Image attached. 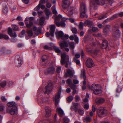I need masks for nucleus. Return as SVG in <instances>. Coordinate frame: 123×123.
<instances>
[{"instance_id":"1","label":"nucleus","mask_w":123,"mask_h":123,"mask_svg":"<svg viewBox=\"0 0 123 123\" xmlns=\"http://www.w3.org/2000/svg\"><path fill=\"white\" fill-rule=\"evenodd\" d=\"M88 87L90 89L93 90V93L95 95H100L102 93L101 86L100 85L94 84L91 86L89 85Z\"/></svg>"},{"instance_id":"2","label":"nucleus","mask_w":123,"mask_h":123,"mask_svg":"<svg viewBox=\"0 0 123 123\" xmlns=\"http://www.w3.org/2000/svg\"><path fill=\"white\" fill-rule=\"evenodd\" d=\"M61 60L60 61L62 64L63 65L66 64L65 66L67 67L69 63V56L65 53H62L61 55Z\"/></svg>"},{"instance_id":"3","label":"nucleus","mask_w":123,"mask_h":123,"mask_svg":"<svg viewBox=\"0 0 123 123\" xmlns=\"http://www.w3.org/2000/svg\"><path fill=\"white\" fill-rule=\"evenodd\" d=\"M105 3V0H92L91 1L90 6L93 9H96L97 8V5H103Z\"/></svg>"},{"instance_id":"4","label":"nucleus","mask_w":123,"mask_h":123,"mask_svg":"<svg viewBox=\"0 0 123 123\" xmlns=\"http://www.w3.org/2000/svg\"><path fill=\"white\" fill-rule=\"evenodd\" d=\"M86 5L85 3L83 2L80 3V17L81 18L87 17L86 12Z\"/></svg>"},{"instance_id":"5","label":"nucleus","mask_w":123,"mask_h":123,"mask_svg":"<svg viewBox=\"0 0 123 123\" xmlns=\"http://www.w3.org/2000/svg\"><path fill=\"white\" fill-rule=\"evenodd\" d=\"M97 112L99 117H102L105 115L107 112V110L104 107H101L97 110Z\"/></svg>"},{"instance_id":"6","label":"nucleus","mask_w":123,"mask_h":123,"mask_svg":"<svg viewBox=\"0 0 123 123\" xmlns=\"http://www.w3.org/2000/svg\"><path fill=\"white\" fill-rule=\"evenodd\" d=\"M7 112L11 115H16L18 113V110L17 107H14L11 108H8Z\"/></svg>"},{"instance_id":"7","label":"nucleus","mask_w":123,"mask_h":123,"mask_svg":"<svg viewBox=\"0 0 123 123\" xmlns=\"http://www.w3.org/2000/svg\"><path fill=\"white\" fill-rule=\"evenodd\" d=\"M59 45L62 49L64 48L65 50L67 52H68L69 50V49L67 47L68 44L67 43L63 41L59 43Z\"/></svg>"},{"instance_id":"8","label":"nucleus","mask_w":123,"mask_h":123,"mask_svg":"<svg viewBox=\"0 0 123 123\" xmlns=\"http://www.w3.org/2000/svg\"><path fill=\"white\" fill-rule=\"evenodd\" d=\"M53 83L52 82L49 83L45 87V93L49 94L52 92L53 89Z\"/></svg>"},{"instance_id":"9","label":"nucleus","mask_w":123,"mask_h":123,"mask_svg":"<svg viewBox=\"0 0 123 123\" xmlns=\"http://www.w3.org/2000/svg\"><path fill=\"white\" fill-rule=\"evenodd\" d=\"M76 12V9L73 7H69L67 11V15L69 17L71 16L73 13Z\"/></svg>"},{"instance_id":"10","label":"nucleus","mask_w":123,"mask_h":123,"mask_svg":"<svg viewBox=\"0 0 123 123\" xmlns=\"http://www.w3.org/2000/svg\"><path fill=\"white\" fill-rule=\"evenodd\" d=\"M55 70V68L54 67H50L46 70L45 73L46 74H52L54 73Z\"/></svg>"},{"instance_id":"11","label":"nucleus","mask_w":123,"mask_h":123,"mask_svg":"<svg viewBox=\"0 0 123 123\" xmlns=\"http://www.w3.org/2000/svg\"><path fill=\"white\" fill-rule=\"evenodd\" d=\"M120 34L118 29L115 28L113 31V37L115 39L120 37Z\"/></svg>"},{"instance_id":"12","label":"nucleus","mask_w":123,"mask_h":123,"mask_svg":"<svg viewBox=\"0 0 123 123\" xmlns=\"http://www.w3.org/2000/svg\"><path fill=\"white\" fill-rule=\"evenodd\" d=\"M62 89H59L58 91L57 95L55 96L54 99L55 101V105L57 106L59 101V99L60 96V94L61 92Z\"/></svg>"},{"instance_id":"13","label":"nucleus","mask_w":123,"mask_h":123,"mask_svg":"<svg viewBox=\"0 0 123 123\" xmlns=\"http://www.w3.org/2000/svg\"><path fill=\"white\" fill-rule=\"evenodd\" d=\"M105 102V99L102 98H96L95 100V102L98 105H102Z\"/></svg>"},{"instance_id":"14","label":"nucleus","mask_w":123,"mask_h":123,"mask_svg":"<svg viewBox=\"0 0 123 123\" xmlns=\"http://www.w3.org/2000/svg\"><path fill=\"white\" fill-rule=\"evenodd\" d=\"M86 66L88 68L93 67L94 65L93 61L90 58H88L86 62Z\"/></svg>"},{"instance_id":"15","label":"nucleus","mask_w":123,"mask_h":123,"mask_svg":"<svg viewBox=\"0 0 123 123\" xmlns=\"http://www.w3.org/2000/svg\"><path fill=\"white\" fill-rule=\"evenodd\" d=\"M74 73V71L70 69H68L66 72L65 76L67 77L69 76L72 77L73 76V74Z\"/></svg>"},{"instance_id":"16","label":"nucleus","mask_w":123,"mask_h":123,"mask_svg":"<svg viewBox=\"0 0 123 123\" xmlns=\"http://www.w3.org/2000/svg\"><path fill=\"white\" fill-rule=\"evenodd\" d=\"M17 62L16 66L18 67L21 66L22 64V59L19 55H17Z\"/></svg>"},{"instance_id":"17","label":"nucleus","mask_w":123,"mask_h":123,"mask_svg":"<svg viewBox=\"0 0 123 123\" xmlns=\"http://www.w3.org/2000/svg\"><path fill=\"white\" fill-rule=\"evenodd\" d=\"M88 25L89 27H91L93 25V23L90 20H88L84 22V26H86Z\"/></svg>"},{"instance_id":"18","label":"nucleus","mask_w":123,"mask_h":123,"mask_svg":"<svg viewBox=\"0 0 123 123\" xmlns=\"http://www.w3.org/2000/svg\"><path fill=\"white\" fill-rule=\"evenodd\" d=\"M34 18L32 17H30L29 18V23L28 24V23L27 22H25V23L26 24V26L28 27H31L33 24L32 20L34 19Z\"/></svg>"},{"instance_id":"19","label":"nucleus","mask_w":123,"mask_h":123,"mask_svg":"<svg viewBox=\"0 0 123 123\" xmlns=\"http://www.w3.org/2000/svg\"><path fill=\"white\" fill-rule=\"evenodd\" d=\"M83 77V79L84 80L83 81V83L84 85H85L86 84V78L85 76V69H83L82 71L81 72V74L80 75V77Z\"/></svg>"},{"instance_id":"20","label":"nucleus","mask_w":123,"mask_h":123,"mask_svg":"<svg viewBox=\"0 0 123 123\" xmlns=\"http://www.w3.org/2000/svg\"><path fill=\"white\" fill-rule=\"evenodd\" d=\"M62 7L64 8H66L70 3L69 0H63V1Z\"/></svg>"},{"instance_id":"21","label":"nucleus","mask_w":123,"mask_h":123,"mask_svg":"<svg viewBox=\"0 0 123 123\" xmlns=\"http://www.w3.org/2000/svg\"><path fill=\"white\" fill-rule=\"evenodd\" d=\"M55 26L54 25H51L50 28V35L52 36H53L54 33L55 32Z\"/></svg>"},{"instance_id":"22","label":"nucleus","mask_w":123,"mask_h":123,"mask_svg":"<svg viewBox=\"0 0 123 123\" xmlns=\"http://www.w3.org/2000/svg\"><path fill=\"white\" fill-rule=\"evenodd\" d=\"M111 26L108 25H106L104 29V34L106 35L108 32L110 31Z\"/></svg>"},{"instance_id":"23","label":"nucleus","mask_w":123,"mask_h":123,"mask_svg":"<svg viewBox=\"0 0 123 123\" xmlns=\"http://www.w3.org/2000/svg\"><path fill=\"white\" fill-rule=\"evenodd\" d=\"M57 37L58 38H61L62 39H63V35L64 34L63 32L60 31L58 32L55 33Z\"/></svg>"},{"instance_id":"24","label":"nucleus","mask_w":123,"mask_h":123,"mask_svg":"<svg viewBox=\"0 0 123 123\" xmlns=\"http://www.w3.org/2000/svg\"><path fill=\"white\" fill-rule=\"evenodd\" d=\"M52 18L55 19V22L56 24V22H58L60 19L62 18V15L59 14L58 16H53Z\"/></svg>"},{"instance_id":"25","label":"nucleus","mask_w":123,"mask_h":123,"mask_svg":"<svg viewBox=\"0 0 123 123\" xmlns=\"http://www.w3.org/2000/svg\"><path fill=\"white\" fill-rule=\"evenodd\" d=\"M108 45L107 41L106 40L103 41L101 46L102 49H105L107 48Z\"/></svg>"},{"instance_id":"26","label":"nucleus","mask_w":123,"mask_h":123,"mask_svg":"<svg viewBox=\"0 0 123 123\" xmlns=\"http://www.w3.org/2000/svg\"><path fill=\"white\" fill-rule=\"evenodd\" d=\"M45 110L46 112L45 117H49L50 115V108L46 107L45 108Z\"/></svg>"},{"instance_id":"27","label":"nucleus","mask_w":123,"mask_h":123,"mask_svg":"<svg viewBox=\"0 0 123 123\" xmlns=\"http://www.w3.org/2000/svg\"><path fill=\"white\" fill-rule=\"evenodd\" d=\"M56 24L57 27H59L61 26L62 27H65L66 26V24L64 22L61 21L60 22H57L56 23Z\"/></svg>"},{"instance_id":"28","label":"nucleus","mask_w":123,"mask_h":123,"mask_svg":"<svg viewBox=\"0 0 123 123\" xmlns=\"http://www.w3.org/2000/svg\"><path fill=\"white\" fill-rule=\"evenodd\" d=\"M57 112L59 113V116L60 117L64 115V111L61 108H58L57 109Z\"/></svg>"},{"instance_id":"29","label":"nucleus","mask_w":123,"mask_h":123,"mask_svg":"<svg viewBox=\"0 0 123 123\" xmlns=\"http://www.w3.org/2000/svg\"><path fill=\"white\" fill-rule=\"evenodd\" d=\"M17 104L14 102H11L8 103L7 104V106L9 107H16Z\"/></svg>"},{"instance_id":"30","label":"nucleus","mask_w":123,"mask_h":123,"mask_svg":"<svg viewBox=\"0 0 123 123\" xmlns=\"http://www.w3.org/2000/svg\"><path fill=\"white\" fill-rule=\"evenodd\" d=\"M69 45L71 49L72 50L73 53H74L73 49L75 47V44L73 42L70 43H69Z\"/></svg>"},{"instance_id":"31","label":"nucleus","mask_w":123,"mask_h":123,"mask_svg":"<svg viewBox=\"0 0 123 123\" xmlns=\"http://www.w3.org/2000/svg\"><path fill=\"white\" fill-rule=\"evenodd\" d=\"M48 58V56L46 55H43L42 57V60L43 62L44 63L45 62H47V59Z\"/></svg>"},{"instance_id":"32","label":"nucleus","mask_w":123,"mask_h":123,"mask_svg":"<svg viewBox=\"0 0 123 123\" xmlns=\"http://www.w3.org/2000/svg\"><path fill=\"white\" fill-rule=\"evenodd\" d=\"M3 12L5 14H7L8 12L7 7L6 5H3Z\"/></svg>"},{"instance_id":"33","label":"nucleus","mask_w":123,"mask_h":123,"mask_svg":"<svg viewBox=\"0 0 123 123\" xmlns=\"http://www.w3.org/2000/svg\"><path fill=\"white\" fill-rule=\"evenodd\" d=\"M45 19V18L43 17H42L39 18V22L40 25H42L43 24Z\"/></svg>"},{"instance_id":"34","label":"nucleus","mask_w":123,"mask_h":123,"mask_svg":"<svg viewBox=\"0 0 123 123\" xmlns=\"http://www.w3.org/2000/svg\"><path fill=\"white\" fill-rule=\"evenodd\" d=\"M54 49L55 52L56 53H60L61 51L59 48L58 47L54 46Z\"/></svg>"},{"instance_id":"35","label":"nucleus","mask_w":123,"mask_h":123,"mask_svg":"<svg viewBox=\"0 0 123 123\" xmlns=\"http://www.w3.org/2000/svg\"><path fill=\"white\" fill-rule=\"evenodd\" d=\"M6 83V81H3L0 83V86L2 88H4L5 86Z\"/></svg>"},{"instance_id":"36","label":"nucleus","mask_w":123,"mask_h":123,"mask_svg":"<svg viewBox=\"0 0 123 123\" xmlns=\"http://www.w3.org/2000/svg\"><path fill=\"white\" fill-rule=\"evenodd\" d=\"M45 13L47 16L49 15L51 13V12L49 10L46 8H45Z\"/></svg>"},{"instance_id":"37","label":"nucleus","mask_w":123,"mask_h":123,"mask_svg":"<svg viewBox=\"0 0 123 123\" xmlns=\"http://www.w3.org/2000/svg\"><path fill=\"white\" fill-rule=\"evenodd\" d=\"M83 25H84V23H83L82 22H80L79 26V27L80 30H82L83 28Z\"/></svg>"},{"instance_id":"38","label":"nucleus","mask_w":123,"mask_h":123,"mask_svg":"<svg viewBox=\"0 0 123 123\" xmlns=\"http://www.w3.org/2000/svg\"><path fill=\"white\" fill-rule=\"evenodd\" d=\"M92 120L91 118L89 117H87L86 118H85L84 119V122H90Z\"/></svg>"},{"instance_id":"39","label":"nucleus","mask_w":123,"mask_h":123,"mask_svg":"<svg viewBox=\"0 0 123 123\" xmlns=\"http://www.w3.org/2000/svg\"><path fill=\"white\" fill-rule=\"evenodd\" d=\"M118 16L117 14H115L114 15L112 16V17H111L110 18H109V20L110 21L112 20L115 18H117Z\"/></svg>"},{"instance_id":"40","label":"nucleus","mask_w":123,"mask_h":123,"mask_svg":"<svg viewBox=\"0 0 123 123\" xmlns=\"http://www.w3.org/2000/svg\"><path fill=\"white\" fill-rule=\"evenodd\" d=\"M73 97L72 96H70L67 98V100L68 102H71L73 99Z\"/></svg>"},{"instance_id":"41","label":"nucleus","mask_w":123,"mask_h":123,"mask_svg":"<svg viewBox=\"0 0 123 123\" xmlns=\"http://www.w3.org/2000/svg\"><path fill=\"white\" fill-rule=\"evenodd\" d=\"M34 33L36 35H39L41 33V30L40 29V28H38V29L34 32Z\"/></svg>"},{"instance_id":"42","label":"nucleus","mask_w":123,"mask_h":123,"mask_svg":"<svg viewBox=\"0 0 123 123\" xmlns=\"http://www.w3.org/2000/svg\"><path fill=\"white\" fill-rule=\"evenodd\" d=\"M27 33L29 36H31L33 35V32L32 30H28L27 31Z\"/></svg>"},{"instance_id":"43","label":"nucleus","mask_w":123,"mask_h":123,"mask_svg":"<svg viewBox=\"0 0 123 123\" xmlns=\"http://www.w3.org/2000/svg\"><path fill=\"white\" fill-rule=\"evenodd\" d=\"M78 112L79 114L82 115L84 113V111L82 109H79L78 110Z\"/></svg>"},{"instance_id":"44","label":"nucleus","mask_w":123,"mask_h":123,"mask_svg":"<svg viewBox=\"0 0 123 123\" xmlns=\"http://www.w3.org/2000/svg\"><path fill=\"white\" fill-rule=\"evenodd\" d=\"M74 40L75 42V43H77L79 42V38L77 37V35H74Z\"/></svg>"},{"instance_id":"45","label":"nucleus","mask_w":123,"mask_h":123,"mask_svg":"<svg viewBox=\"0 0 123 123\" xmlns=\"http://www.w3.org/2000/svg\"><path fill=\"white\" fill-rule=\"evenodd\" d=\"M74 61L77 64L79 65L80 64V62L79 60H77L75 58H74Z\"/></svg>"},{"instance_id":"46","label":"nucleus","mask_w":123,"mask_h":123,"mask_svg":"<svg viewBox=\"0 0 123 123\" xmlns=\"http://www.w3.org/2000/svg\"><path fill=\"white\" fill-rule=\"evenodd\" d=\"M89 41H91V42L92 43V45H94L96 44V42H95V40L94 41L95 42H94V40H93V38L92 37H90V38L89 39Z\"/></svg>"},{"instance_id":"47","label":"nucleus","mask_w":123,"mask_h":123,"mask_svg":"<svg viewBox=\"0 0 123 123\" xmlns=\"http://www.w3.org/2000/svg\"><path fill=\"white\" fill-rule=\"evenodd\" d=\"M92 45H91V44H90L89 45H88L87 46H86V50L87 51H91V50H90L88 49L89 48H92Z\"/></svg>"},{"instance_id":"48","label":"nucleus","mask_w":123,"mask_h":123,"mask_svg":"<svg viewBox=\"0 0 123 123\" xmlns=\"http://www.w3.org/2000/svg\"><path fill=\"white\" fill-rule=\"evenodd\" d=\"M12 27L14 30L16 31L18 30V26L14 25H12Z\"/></svg>"},{"instance_id":"49","label":"nucleus","mask_w":123,"mask_h":123,"mask_svg":"<svg viewBox=\"0 0 123 123\" xmlns=\"http://www.w3.org/2000/svg\"><path fill=\"white\" fill-rule=\"evenodd\" d=\"M38 101L40 103H42L43 102H45L47 101V100L45 98H39Z\"/></svg>"},{"instance_id":"50","label":"nucleus","mask_w":123,"mask_h":123,"mask_svg":"<svg viewBox=\"0 0 123 123\" xmlns=\"http://www.w3.org/2000/svg\"><path fill=\"white\" fill-rule=\"evenodd\" d=\"M98 28L97 27H93L92 29V30L93 32H97L98 31Z\"/></svg>"},{"instance_id":"51","label":"nucleus","mask_w":123,"mask_h":123,"mask_svg":"<svg viewBox=\"0 0 123 123\" xmlns=\"http://www.w3.org/2000/svg\"><path fill=\"white\" fill-rule=\"evenodd\" d=\"M61 67L60 66L57 67L56 69V71L57 73H59L61 71Z\"/></svg>"},{"instance_id":"52","label":"nucleus","mask_w":123,"mask_h":123,"mask_svg":"<svg viewBox=\"0 0 123 123\" xmlns=\"http://www.w3.org/2000/svg\"><path fill=\"white\" fill-rule=\"evenodd\" d=\"M8 34L9 35H11L13 33L12 30L11 28H9L8 31Z\"/></svg>"},{"instance_id":"53","label":"nucleus","mask_w":123,"mask_h":123,"mask_svg":"<svg viewBox=\"0 0 123 123\" xmlns=\"http://www.w3.org/2000/svg\"><path fill=\"white\" fill-rule=\"evenodd\" d=\"M122 89L121 88L119 87H118L116 90V92L117 93H120Z\"/></svg>"},{"instance_id":"54","label":"nucleus","mask_w":123,"mask_h":123,"mask_svg":"<svg viewBox=\"0 0 123 123\" xmlns=\"http://www.w3.org/2000/svg\"><path fill=\"white\" fill-rule=\"evenodd\" d=\"M13 83L12 81H10L8 83V86L9 87L12 86H13Z\"/></svg>"},{"instance_id":"55","label":"nucleus","mask_w":123,"mask_h":123,"mask_svg":"<svg viewBox=\"0 0 123 123\" xmlns=\"http://www.w3.org/2000/svg\"><path fill=\"white\" fill-rule=\"evenodd\" d=\"M72 82V81L71 79H68L66 81V83L69 85H70Z\"/></svg>"},{"instance_id":"56","label":"nucleus","mask_w":123,"mask_h":123,"mask_svg":"<svg viewBox=\"0 0 123 123\" xmlns=\"http://www.w3.org/2000/svg\"><path fill=\"white\" fill-rule=\"evenodd\" d=\"M72 31L74 33H76L77 32V30L75 28H73L72 29Z\"/></svg>"},{"instance_id":"57","label":"nucleus","mask_w":123,"mask_h":123,"mask_svg":"<svg viewBox=\"0 0 123 123\" xmlns=\"http://www.w3.org/2000/svg\"><path fill=\"white\" fill-rule=\"evenodd\" d=\"M40 3H39V4L35 8V10L36 11H38L40 9Z\"/></svg>"},{"instance_id":"58","label":"nucleus","mask_w":123,"mask_h":123,"mask_svg":"<svg viewBox=\"0 0 123 123\" xmlns=\"http://www.w3.org/2000/svg\"><path fill=\"white\" fill-rule=\"evenodd\" d=\"M73 82L75 84H77L79 83V81L77 79H74L73 80Z\"/></svg>"},{"instance_id":"59","label":"nucleus","mask_w":123,"mask_h":123,"mask_svg":"<svg viewBox=\"0 0 123 123\" xmlns=\"http://www.w3.org/2000/svg\"><path fill=\"white\" fill-rule=\"evenodd\" d=\"M71 88L73 89H75L77 88L76 86L74 84H72L70 85Z\"/></svg>"},{"instance_id":"60","label":"nucleus","mask_w":123,"mask_h":123,"mask_svg":"<svg viewBox=\"0 0 123 123\" xmlns=\"http://www.w3.org/2000/svg\"><path fill=\"white\" fill-rule=\"evenodd\" d=\"M48 0H40L39 1L40 3L44 4L48 1Z\"/></svg>"},{"instance_id":"61","label":"nucleus","mask_w":123,"mask_h":123,"mask_svg":"<svg viewBox=\"0 0 123 123\" xmlns=\"http://www.w3.org/2000/svg\"><path fill=\"white\" fill-rule=\"evenodd\" d=\"M80 97L79 96H76L75 97V101L76 102H78L80 100Z\"/></svg>"},{"instance_id":"62","label":"nucleus","mask_w":123,"mask_h":123,"mask_svg":"<svg viewBox=\"0 0 123 123\" xmlns=\"http://www.w3.org/2000/svg\"><path fill=\"white\" fill-rule=\"evenodd\" d=\"M42 4L43 3H40V8H41V9H43L45 8V6L44 5Z\"/></svg>"},{"instance_id":"63","label":"nucleus","mask_w":123,"mask_h":123,"mask_svg":"<svg viewBox=\"0 0 123 123\" xmlns=\"http://www.w3.org/2000/svg\"><path fill=\"white\" fill-rule=\"evenodd\" d=\"M69 38V36L67 35H65L64 34L63 35V39L62 40H64L66 39H68Z\"/></svg>"},{"instance_id":"64","label":"nucleus","mask_w":123,"mask_h":123,"mask_svg":"<svg viewBox=\"0 0 123 123\" xmlns=\"http://www.w3.org/2000/svg\"><path fill=\"white\" fill-rule=\"evenodd\" d=\"M1 100L4 102H5L6 101L7 99L4 96H2L1 97Z\"/></svg>"}]
</instances>
